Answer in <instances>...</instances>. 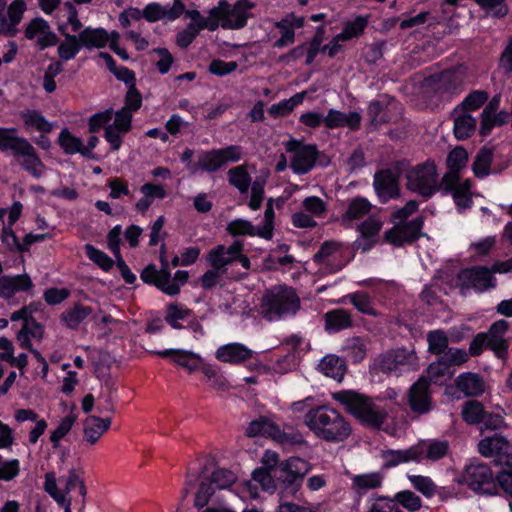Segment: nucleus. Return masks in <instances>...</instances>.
<instances>
[{
	"instance_id": "e2e57ef3",
	"label": "nucleus",
	"mask_w": 512,
	"mask_h": 512,
	"mask_svg": "<svg viewBox=\"0 0 512 512\" xmlns=\"http://www.w3.org/2000/svg\"><path fill=\"white\" fill-rule=\"evenodd\" d=\"M190 315V311L179 304H171L167 307L166 321L175 329L181 328L180 321L185 320Z\"/></svg>"
},
{
	"instance_id": "37998d69",
	"label": "nucleus",
	"mask_w": 512,
	"mask_h": 512,
	"mask_svg": "<svg viewBox=\"0 0 512 512\" xmlns=\"http://www.w3.org/2000/svg\"><path fill=\"white\" fill-rule=\"evenodd\" d=\"M65 39L58 46V56L63 61H69L76 57L82 48L78 35H63Z\"/></svg>"
},
{
	"instance_id": "338daca9",
	"label": "nucleus",
	"mask_w": 512,
	"mask_h": 512,
	"mask_svg": "<svg viewBox=\"0 0 512 512\" xmlns=\"http://www.w3.org/2000/svg\"><path fill=\"white\" fill-rule=\"evenodd\" d=\"M468 159L467 152L463 148L453 149L447 159V164L450 169L448 174H454L458 177L457 172L466 165Z\"/></svg>"
},
{
	"instance_id": "774afa93",
	"label": "nucleus",
	"mask_w": 512,
	"mask_h": 512,
	"mask_svg": "<svg viewBox=\"0 0 512 512\" xmlns=\"http://www.w3.org/2000/svg\"><path fill=\"white\" fill-rule=\"evenodd\" d=\"M303 209L315 219L325 215L327 206L321 198L311 196L303 200Z\"/></svg>"
},
{
	"instance_id": "412c9836",
	"label": "nucleus",
	"mask_w": 512,
	"mask_h": 512,
	"mask_svg": "<svg viewBox=\"0 0 512 512\" xmlns=\"http://www.w3.org/2000/svg\"><path fill=\"white\" fill-rule=\"evenodd\" d=\"M240 252H242V245L238 241L230 246L218 245L209 251L207 261L214 269L224 272L226 266L236 260Z\"/></svg>"
},
{
	"instance_id": "3c124183",
	"label": "nucleus",
	"mask_w": 512,
	"mask_h": 512,
	"mask_svg": "<svg viewBox=\"0 0 512 512\" xmlns=\"http://www.w3.org/2000/svg\"><path fill=\"white\" fill-rule=\"evenodd\" d=\"M227 231L232 236H258V227L242 218L232 220L227 225Z\"/></svg>"
},
{
	"instance_id": "680f3d73",
	"label": "nucleus",
	"mask_w": 512,
	"mask_h": 512,
	"mask_svg": "<svg viewBox=\"0 0 512 512\" xmlns=\"http://www.w3.org/2000/svg\"><path fill=\"white\" fill-rule=\"evenodd\" d=\"M199 168L207 172H214L223 167L222 158L218 150L203 153L198 160Z\"/></svg>"
},
{
	"instance_id": "473e14b6",
	"label": "nucleus",
	"mask_w": 512,
	"mask_h": 512,
	"mask_svg": "<svg viewBox=\"0 0 512 512\" xmlns=\"http://www.w3.org/2000/svg\"><path fill=\"white\" fill-rule=\"evenodd\" d=\"M22 319L24 321L22 329L18 333V339L22 340V346L32 352V303L25 305L21 310L12 314L11 320L17 321Z\"/></svg>"
},
{
	"instance_id": "f8f14e48",
	"label": "nucleus",
	"mask_w": 512,
	"mask_h": 512,
	"mask_svg": "<svg viewBox=\"0 0 512 512\" xmlns=\"http://www.w3.org/2000/svg\"><path fill=\"white\" fill-rule=\"evenodd\" d=\"M0 151H10L14 157H25L24 169L32 173V144L18 136L16 128L0 127Z\"/></svg>"
},
{
	"instance_id": "c85d7f7f",
	"label": "nucleus",
	"mask_w": 512,
	"mask_h": 512,
	"mask_svg": "<svg viewBox=\"0 0 512 512\" xmlns=\"http://www.w3.org/2000/svg\"><path fill=\"white\" fill-rule=\"evenodd\" d=\"M31 286L32 280L27 274L14 277L4 275L0 277V296L9 300L17 292L29 290Z\"/></svg>"
},
{
	"instance_id": "f3484780",
	"label": "nucleus",
	"mask_w": 512,
	"mask_h": 512,
	"mask_svg": "<svg viewBox=\"0 0 512 512\" xmlns=\"http://www.w3.org/2000/svg\"><path fill=\"white\" fill-rule=\"evenodd\" d=\"M344 247L342 244L334 241L325 242L318 253L315 255V261L327 272H336L345 265L343 257Z\"/></svg>"
},
{
	"instance_id": "6e6d98bb",
	"label": "nucleus",
	"mask_w": 512,
	"mask_h": 512,
	"mask_svg": "<svg viewBox=\"0 0 512 512\" xmlns=\"http://www.w3.org/2000/svg\"><path fill=\"white\" fill-rule=\"evenodd\" d=\"M253 481L258 483L262 490L266 492H274L276 489L275 476L273 471L264 468H257L252 473Z\"/></svg>"
},
{
	"instance_id": "bf43d9fd",
	"label": "nucleus",
	"mask_w": 512,
	"mask_h": 512,
	"mask_svg": "<svg viewBox=\"0 0 512 512\" xmlns=\"http://www.w3.org/2000/svg\"><path fill=\"white\" fill-rule=\"evenodd\" d=\"M78 488L80 495L85 499L87 494V489L82 478V472L76 469L69 470L66 479H65V493L71 492L72 490Z\"/></svg>"
},
{
	"instance_id": "7c9ffc66",
	"label": "nucleus",
	"mask_w": 512,
	"mask_h": 512,
	"mask_svg": "<svg viewBox=\"0 0 512 512\" xmlns=\"http://www.w3.org/2000/svg\"><path fill=\"white\" fill-rule=\"evenodd\" d=\"M82 47L87 49H101L109 42V32L104 28L85 27L78 33Z\"/></svg>"
},
{
	"instance_id": "7ed1b4c3",
	"label": "nucleus",
	"mask_w": 512,
	"mask_h": 512,
	"mask_svg": "<svg viewBox=\"0 0 512 512\" xmlns=\"http://www.w3.org/2000/svg\"><path fill=\"white\" fill-rule=\"evenodd\" d=\"M332 398L362 425L379 429L387 418L386 410L369 397L352 390L332 393Z\"/></svg>"
},
{
	"instance_id": "c9c22d12",
	"label": "nucleus",
	"mask_w": 512,
	"mask_h": 512,
	"mask_svg": "<svg viewBox=\"0 0 512 512\" xmlns=\"http://www.w3.org/2000/svg\"><path fill=\"white\" fill-rule=\"evenodd\" d=\"M508 329V323L505 320L495 322L488 333L487 338L490 341V348L496 352L499 357H502L507 346L504 335Z\"/></svg>"
},
{
	"instance_id": "0e129e2a",
	"label": "nucleus",
	"mask_w": 512,
	"mask_h": 512,
	"mask_svg": "<svg viewBox=\"0 0 512 512\" xmlns=\"http://www.w3.org/2000/svg\"><path fill=\"white\" fill-rule=\"evenodd\" d=\"M429 351L434 354H442L446 351L448 346L447 336L443 331H431L427 335Z\"/></svg>"
},
{
	"instance_id": "79ce46f5",
	"label": "nucleus",
	"mask_w": 512,
	"mask_h": 512,
	"mask_svg": "<svg viewBox=\"0 0 512 512\" xmlns=\"http://www.w3.org/2000/svg\"><path fill=\"white\" fill-rule=\"evenodd\" d=\"M385 465L392 467L409 462H417L415 445L403 450H387L383 453Z\"/></svg>"
},
{
	"instance_id": "ea45409f",
	"label": "nucleus",
	"mask_w": 512,
	"mask_h": 512,
	"mask_svg": "<svg viewBox=\"0 0 512 512\" xmlns=\"http://www.w3.org/2000/svg\"><path fill=\"white\" fill-rule=\"evenodd\" d=\"M372 208L371 203L366 198H354L349 202L347 210L342 216V221L344 223H349L366 215H370Z\"/></svg>"
},
{
	"instance_id": "4be33fe9",
	"label": "nucleus",
	"mask_w": 512,
	"mask_h": 512,
	"mask_svg": "<svg viewBox=\"0 0 512 512\" xmlns=\"http://www.w3.org/2000/svg\"><path fill=\"white\" fill-rule=\"evenodd\" d=\"M367 21L363 17H357L352 21L345 24L343 30L337 34L327 45L324 46V50L328 52L329 56L336 55L340 49V42L351 40L352 38L358 37L365 29Z\"/></svg>"
},
{
	"instance_id": "2eb2a0df",
	"label": "nucleus",
	"mask_w": 512,
	"mask_h": 512,
	"mask_svg": "<svg viewBox=\"0 0 512 512\" xmlns=\"http://www.w3.org/2000/svg\"><path fill=\"white\" fill-rule=\"evenodd\" d=\"M418 365V357L414 350L405 348L387 353L381 361L382 369L395 375L415 370L418 368Z\"/></svg>"
},
{
	"instance_id": "de8ad7c7",
	"label": "nucleus",
	"mask_w": 512,
	"mask_h": 512,
	"mask_svg": "<svg viewBox=\"0 0 512 512\" xmlns=\"http://www.w3.org/2000/svg\"><path fill=\"white\" fill-rule=\"evenodd\" d=\"M500 105V96H494L482 113V124L480 133L486 136L495 126V113Z\"/></svg>"
},
{
	"instance_id": "1a4fd4ad",
	"label": "nucleus",
	"mask_w": 512,
	"mask_h": 512,
	"mask_svg": "<svg viewBox=\"0 0 512 512\" xmlns=\"http://www.w3.org/2000/svg\"><path fill=\"white\" fill-rule=\"evenodd\" d=\"M496 279L492 270L486 267H475L462 270L457 276L456 286L464 296L475 292H484L494 288Z\"/></svg>"
},
{
	"instance_id": "0eeeda50",
	"label": "nucleus",
	"mask_w": 512,
	"mask_h": 512,
	"mask_svg": "<svg viewBox=\"0 0 512 512\" xmlns=\"http://www.w3.org/2000/svg\"><path fill=\"white\" fill-rule=\"evenodd\" d=\"M188 277L187 271L178 270L172 277L169 270H157L154 265L147 266L141 273V279L145 283L155 285L170 296L179 293L180 287L187 282Z\"/></svg>"
},
{
	"instance_id": "58836bf2",
	"label": "nucleus",
	"mask_w": 512,
	"mask_h": 512,
	"mask_svg": "<svg viewBox=\"0 0 512 512\" xmlns=\"http://www.w3.org/2000/svg\"><path fill=\"white\" fill-rule=\"evenodd\" d=\"M57 35L51 30L43 19H34V44L40 49L54 46L57 43Z\"/></svg>"
},
{
	"instance_id": "9b49d317",
	"label": "nucleus",
	"mask_w": 512,
	"mask_h": 512,
	"mask_svg": "<svg viewBox=\"0 0 512 512\" xmlns=\"http://www.w3.org/2000/svg\"><path fill=\"white\" fill-rule=\"evenodd\" d=\"M438 174L433 162L414 167L407 173V187L425 197L431 196L437 189Z\"/></svg>"
},
{
	"instance_id": "4468645a",
	"label": "nucleus",
	"mask_w": 512,
	"mask_h": 512,
	"mask_svg": "<svg viewBox=\"0 0 512 512\" xmlns=\"http://www.w3.org/2000/svg\"><path fill=\"white\" fill-rule=\"evenodd\" d=\"M285 149L292 153L290 167L296 174H306L314 166L316 149L311 145H304L297 140H289L285 143Z\"/></svg>"
},
{
	"instance_id": "6ab92c4d",
	"label": "nucleus",
	"mask_w": 512,
	"mask_h": 512,
	"mask_svg": "<svg viewBox=\"0 0 512 512\" xmlns=\"http://www.w3.org/2000/svg\"><path fill=\"white\" fill-rule=\"evenodd\" d=\"M184 8L185 6L182 0H174L171 6H163L159 3H150L144 7L143 17L148 22H171L183 14Z\"/></svg>"
},
{
	"instance_id": "a211bd4d",
	"label": "nucleus",
	"mask_w": 512,
	"mask_h": 512,
	"mask_svg": "<svg viewBox=\"0 0 512 512\" xmlns=\"http://www.w3.org/2000/svg\"><path fill=\"white\" fill-rule=\"evenodd\" d=\"M408 405L412 412L426 414L432 409V398L429 391V382L421 377L415 382L408 393Z\"/></svg>"
},
{
	"instance_id": "c03bdc74",
	"label": "nucleus",
	"mask_w": 512,
	"mask_h": 512,
	"mask_svg": "<svg viewBox=\"0 0 512 512\" xmlns=\"http://www.w3.org/2000/svg\"><path fill=\"white\" fill-rule=\"evenodd\" d=\"M91 314V309L84 305H75L72 308L66 310L62 316L61 320L65 326L71 329L77 328L89 315Z\"/></svg>"
},
{
	"instance_id": "a18cd8bd",
	"label": "nucleus",
	"mask_w": 512,
	"mask_h": 512,
	"mask_svg": "<svg viewBox=\"0 0 512 512\" xmlns=\"http://www.w3.org/2000/svg\"><path fill=\"white\" fill-rule=\"evenodd\" d=\"M76 420L77 415L70 411L59 421L56 428L50 434V441L54 448L58 447L59 442L71 431Z\"/></svg>"
},
{
	"instance_id": "c756f323",
	"label": "nucleus",
	"mask_w": 512,
	"mask_h": 512,
	"mask_svg": "<svg viewBox=\"0 0 512 512\" xmlns=\"http://www.w3.org/2000/svg\"><path fill=\"white\" fill-rule=\"evenodd\" d=\"M360 122L361 116L359 113L354 111L344 113L335 109H330L324 119L325 126L330 129L341 127L356 129L359 127Z\"/></svg>"
},
{
	"instance_id": "b1692460",
	"label": "nucleus",
	"mask_w": 512,
	"mask_h": 512,
	"mask_svg": "<svg viewBox=\"0 0 512 512\" xmlns=\"http://www.w3.org/2000/svg\"><path fill=\"white\" fill-rule=\"evenodd\" d=\"M156 354L161 357H170L175 364L183 367L189 373L198 371L203 360L200 354L183 349H166L157 351Z\"/></svg>"
},
{
	"instance_id": "dca6fc26",
	"label": "nucleus",
	"mask_w": 512,
	"mask_h": 512,
	"mask_svg": "<svg viewBox=\"0 0 512 512\" xmlns=\"http://www.w3.org/2000/svg\"><path fill=\"white\" fill-rule=\"evenodd\" d=\"M478 449L481 455L493 457L499 465L512 467L510 444L504 437L495 434L484 438L479 442Z\"/></svg>"
},
{
	"instance_id": "e433bc0d",
	"label": "nucleus",
	"mask_w": 512,
	"mask_h": 512,
	"mask_svg": "<svg viewBox=\"0 0 512 512\" xmlns=\"http://www.w3.org/2000/svg\"><path fill=\"white\" fill-rule=\"evenodd\" d=\"M253 165L244 164L234 167L228 171V180L231 185L239 190L240 193L248 191L251 177L250 172L254 171Z\"/></svg>"
},
{
	"instance_id": "393cba45",
	"label": "nucleus",
	"mask_w": 512,
	"mask_h": 512,
	"mask_svg": "<svg viewBox=\"0 0 512 512\" xmlns=\"http://www.w3.org/2000/svg\"><path fill=\"white\" fill-rule=\"evenodd\" d=\"M444 184L452 190V196L459 211L465 210L471 205L470 182L460 181L454 174H446Z\"/></svg>"
},
{
	"instance_id": "09e8293b",
	"label": "nucleus",
	"mask_w": 512,
	"mask_h": 512,
	"mask_svg": "<svg viewBox=\"0 0 512 512\" xmlns=\"http://www.w3.org/2000/svg\"><path fill=\"white\" fill-rule=\"evenodd\" d=\"M476 121L469 114H462L455 117L454 133L457 139L468 138L475 130Z\"/></svg>"
},
{
	"instance_id": "39448f33",
	"label": "nucleus",
	"mask_w": 512,
	"mask_h": 512,
	"mask_svg": "<svg viewBox=\"0 0 512 512\" xmlns=\"http://www.w3.org/2000/svg\"><path fill=\"white\" fill-rule=\"evenodd\" d=\"M415 201H409L393 214L395 226L385 232V240L394 245H402L414 240L422 228V220L414 219L409 223H403L417 209Z\"/></svg>"
},
{
	"instance_id": "864d4df0",
	"label": "nucleus",
	"mask_w": 512,
	"mask_h": 512,
	"mask_svg": "<svg viewBox=\"0 0 512 512\" xmlns=\"http://www.w3.org/2000/svg\"><path fill=\"white\" fill-rule=\"evenodd\" d=\"M45 491L61 506L65 507L71 503V499L57 488L56 476L54 473H46L44 482Z\"/></svg>"
},
{
	"instance_id": "69168bd1",
	"label": "nucleus",
	"mask_w": 512,
	"mask_h": 512,
	"mask_svg": "<svg viewBox=\"0 0 512 512\" xmlns=\"http://www.w3.org/2000/svg\"><path fill=\"white\" fill-rule=\"evenodd\" d=\"M62 71V64L54 61L48 65L44 72L42 79V86L47 93H52L56 90L55 77Z\"/></svg>"
},
{
	"instance_id": "052dcab7",
	"label": "nucleus",
	"mask_w": 512,
	"mask_h": 512,
	"mask_svg": "<svg viewBox=\"0 0 512 512\" xmlns=\"http://www.w3.org/2000/svg\"><path fill=\"white\" fill-rule=\"evenodd\" d=\"M393 500L398 507L401 505L410 512L419 510L422 505L421 499L415 493L408 490L398 492Z\"/></svg>"
},
{
	"instance_id": "8fccbe9b",
	"label": "nucleus",
	"mask_w": 512,
	"mask_h": 512,
	"mask_svg": "<svg viewBox=\"0 0 512 512\" xmlns=\"http://www.w3.org/2000/svg\"><path fill=\"white\" fill-rule=\"evenodd\" d=\"M452 376V371L447 363H444L441 359L436 362L430 364L427 369V378L428 382L439 383L442 384L450 379Z\"/></svg>"
},
{
	"instance_id": "5fc2aeb1",
	"label": "nucleus",
	"mask_w": 512,
	"mask_h": 512,
	"mask_svg": "<svg viewBox=\"0 0 512 512\" xmlns=\"http://www.w3.org/2000/svg\"><path fill=\"white\" fill-rule=\"evenodd\" d=\"M34 130L42 133L36 143L43 149H47L50 146V140L46 136L53 129V124L48 122L41 114L34 112Z\"/></svg>"
},
{
	"instance_id": "ddd939ff",
	"label": "nucleus",
	"mask_w": 512,
	"mask_h": 512,
	"mask_svg": "<svg viewBox=\"0 0 512 512\" xmlns=\"http://www.w3.org/2000/svg\"><path fill=\"white\" fill-rule=\"evenodd\" d=\"M311 465L302 458L290 457L280 462L277 472V480L290 488L292 492H296L302 482L304 476L310 471Z\"/></svg>"
},
{
	"instance_id": "cd10ccee",
	"label": "nucleus",
	"mask_w": 512,
	"mask_h": 512,
	"mask_svg": "<svg viewBox=\"0 0 512 512\" xmlns=\"http://www.w3.org/2000/svg\"><path fill=\"white\" fill-rule=\"evenodd\" d=\"M373 184L382 202H387L398 195L397 178L391 171H381L377 173Z\"/></svg>"
},
{
	"instance_id": "72a5a7b5",
	"label": "nucleus",
	"mask_w": 512,
	"mask_h": 512,
	"mask_svg": "<svg viewBox=\"0 0 512 512\" xmlns=\"http://www.w3.org/2000/svg\"><path fill=\"white\" fill-rule=\"evenodd\" d=\"M318 368L326 377L336 381L343 379L346 370L344 361L335 355L324 356L318 364Z\"/></svg>"
},
{
	"instance_id": "6e6552de",
	"label": "nucleus",
	"mask_w": 512,
	"mask_h": 512,
	"mask_svg": "<svg viewBox=\"0 0 512 512\" xmlns=\"http://www.w3.org/2000/svg\"><path fill=\"white\" fill-rule=\"evenodd\" d=\"M237 481L236 475L226 469L215 470L210 479L202 481L194 499L196 508H203L215 496L217 490H228Z\"/></svg>"
},
{
	"instance_id": "603ef678",
	"label": "nucleus",
	"mask_w": 512,
	"mask_h": 512,
	"mask_svg": "<svg viewBox=\"0 0 512 512\" xmlns=\"http://www.w3.org/2000/svg\"><path fill=\"white\" fill-rule=\"evenodd\" d=\"M412 486L427 498L433 497L437 492V486L428 476L409 475Z\"/></svg>"
},
{
	"instance_id": "423d86ee",
	"label": "nucleus",
	"mask_w": 512,
	"mask_h": 512,
	"mask_svg": "<svg viewBox=\"0 0 512 512\" xmlns=\"http://www.w3.org/2000/svg\"><path fill=\"white\" fill-rule=\"evenodd\" d=\"M252 8L253 4L248 0H239L234 4L222 1L210 13L223 28L239 29L246 24Z\"/></svg>"
},
{
	"instance_id": "aec40b11",
	"label": "nucleus",
	"mask_w": 512,
	"mask_h": 512,
	"mask_svg": "<svg viewBox=\"0 0 512 512\" xmlns=\"http://www.w3.org/2000/svg\"><path fill=\"white\" fill-rule=\"evenodd\" d=\"M255 352L239 342H231L219 346L215 351V358L223 363L239 365L251 359Z\"/></svg>"
},
{
	"instance_id": "49530a36",
	"label": "nucleus",
	"mask_w": 512,
	"mask_h": 512,
	"mask_svg": "<svg viewBox=\"0 0 512 512\" xmlns=\"http://www.w3.org/2000/svg\"><path fill=\"white\" fill-rule=\"evenodd\" d=\"M58 142L66 154L73 155L79 153L83 156V141L68 129L61 130Z\"/></svg>"
},
{
	"instance_id": "f704fd0d",
	"label": "nucleus",
	"mask_w": 512,
	"mask_h": 512,
	"mask_svg": "<svg viewBox=\"0 0 512 512\" xmlns=\"http://www.w3.org/2000/svg\"><path fill=\"white\" fill-rule=\"evenodd\" d=\"M351 481L352 489L356 493L363 494L368 490L380 487L383 482V475L379 472L357 474L351 478Z\"/></svg>"
},
{
	"instance_id": "a19ab883",
	"label": "nucleus",
	"mask_w": 512,
	"mask_h": 512,
	"mask_svg": "<svg viewBox=\"0 0 512 512\" xmlns=\"http://www.w3.org/2000/svg\"><path fill=\"white\" fill-rule=\"evenodd\" d=\"M351 323L350 314L342 309L330 311L325 315V328L330 333L346 329Z\"/></svg>"
},
{
	"instance_id": "20e7f679",
	"label": "nucleus",
	"mask_w": 512,
	"mask_h": 512,
	"mask_svg": "<svg viewBox=\"0 0 512 512\" xmlns=\"http://www.w3.org/2000/svg\"><path fill=\"white\" fill-rule=\"evenodd\" d=\"M300 299L296 292L286 286L273 287L263 296L261 314L269 321H278L296 314Z\"/></svg>"
},
{
	"instance_id": "bb28decb",
	"label": "nucleus",
	"mask_w": 512,
	"mask_h": 512,
	"mask_svg": "<svg viewBox=\"0 0 512 512\" xmlns=\"http://www.w3.org/2000/svg\"><path fill=\"white\" fill-rule=\"evenodd\" d=\"M417 462L437 461L444 457L448 451L445 441L421 440L415 445Z\"/></svg>"
},
{
	"instance_id": "4c0bfd02",
	"label": "nucleus",
	"mask_w": 512,
	"mask_h": 512,
	"mask_svg": "<svg viewBox=\"0 0 512 512\" xmlns=\"http://www.w3.org/2000/svg\"><path fill=\"white\" fill-rule=\"evenodd\" d=\"M456 386L459 391L467 396H477L483 393L484 383L479 375L474 373H463L456 379Z\"/></svg>"
},
{
	"instance_id": "a878e982",
	"label": "nucleus",
	"mask_w": 512,
	"mask_h": 512,
	"mask_svg": "<svg viewBox=\"0 0 512 512\" xmlns=\"http://www.w3.org/2000/svg\"><path fill=\"white\" fill-rule=\"evenodd\" d=\"M383 226V220L375 214H371L367 220L358 226L360 239L356 241L358 248L362 250L369 249L375 242L376 236Z\"/></svg>"
},
{
	"instance_id": "13d9d810",
	"label": "nucleus",
	"mask_w": 512,
	"mask_h": 512,
	"mask_svg": "<svg viewBox=\"0 0 512 512\" xmlns=\"http://www.w3.org/2000/svg\"><path fill=\"white\" fill-rule=\"evenodd\" d=\"M496 239L494 236H487L483 239L470 244L469 252L475 260L486 256L495 246Z\"/></svg>"
},
{
	"instance_id": "4d7b16f0",
	"label": "nucleus",
	"mask_w": 512,
	"mask_h": 512,
	"mask_svg": "<svg viewBox=\"0 0 512 512\" xmlns=\"http://www.w3.org/2000/svg\"><path fill=\"white\" fill-rule=\"evenodd\" d=\"M463 419L469 424L480 423L485 420V412L482 405L476 401L467 402L462 409Z\"/></svg>"
},
{
	"instance_id": "f03ea898",
	"label": "nucleus",
	"mask_w": 512,
	"mask_h": 512,
	"mask_svg": "<svg viewBox=\"0 0 512 512\" xmlns=\"http://www.w3.org/2000/svg\"><path fill=\"white\" fill-rule=\"evenodd\" d=\"M304 424L316 438L330 443L343 442L352 434L350 422L328 405L309 409L304 416Z\"/></svg>"
},
{
	"instance_id": "9d476101",
	"label": "nucleus",
	"mask_w": 512,
	"mask_h": 512,
	"mask_svg": "<svg viewBox=\"0 0 512 512\" xmlns=\"http://www.w3.org/2000/svg\"><path fill=\"white\" fill-rule=\"evenodd\" d=\"M457 482L485 494H491L495 487L491 469L486 464L479 462H471L466 465L457 478Z\"/></svg>"
},
{
	"instance_id": "5701e85b",
	"label": "nucleus",
	"mask_w": 512,
	"mask_h": 512,
	"mask_svg": "<svg viewBox=\"0 0 512 512\" xmlns=\"http://www.w3.org/2000/svg\"><path fill=\"white\" fill-rule=\"evenodd\" d=\"M249 436H267L279 443H286L288 436L283 433L275 422L265 416H261L250 422L247 428Z\"/></svg>"
},
{
	"instance_id": "f257e3e1",
	"label": "nucleus",
	"mask_w": 512,
	"mask_h": 512,
	"mask_svg": "<svg viewBox=\"0 0 512 512\" xmlns=\"http://www.w3.org/2000/svg\"><path fill=\"white\" fill-rule=\"evenodd\" d=\"M142 99L134 86L129 87L125 105L114 112L111 109L96 113L89 119L88 126L91 133L104 128V138L111 150L118 151L123 143V137L132 126L133 114L140 108Z\"/></svg>"
},
{
	"instance_id": "2f4dec72",
	"label": "nucleus",
	"mask_w": 512,
	"mask_h": 512,
	"mask_svg": "<svg viewBox=\"0 0 512 512\" xmlns=\"http://www.w3.org/2000/svg\"><path fill=\"white\" fill-rule=\"evenodd\" d=\"M111 426L110 418L89 416L84 422V439L90 445L95 444Z\"/></svg>"
}]
</instances>
